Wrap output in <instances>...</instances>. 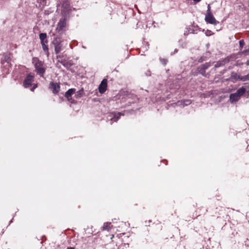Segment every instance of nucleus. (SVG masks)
<instances>
[{"mask_svg": "<svg viewBox=\"0 0 249 249\" xmlns=\"http://www.w3.org/2000/svg\"><path fill=\"white\" fill-rule=\"evenodd\" d=\"M32 63L35 66L36 72L41 77H43L46 71L44 62L39 60L37 57H34L32 59Z\"/></svg>", "mask_w": 249, "mask_h": 249, "instance_id": "1", "label": "nucleus"}, {"mask_svg": "<svg viewBox=\"0 0 249 249\" xmlns=\"http://www.w3.org/2000/svg\"><path fill=\"white\" fill-rule=\"evenodd\" d=\"M211 66L210 62L206 63L205 64L201 65L200 66L197 67L196 71L197 73L202 74L205 77H207L208 74H206L205 71Z\"/></svg>", "mask_w": 249, "mask_h": 249, "instance_id": "2", "label": "nucleus"}, {"mask_svg": "<svg viewBox=\"0 0 249 249\" xmlns=\"http://www.w3.org/2000/svg\"><path fill=\"white\" fill-rule=\"evenodd\" d=\"M34 76L31 73L28 74L23 81V86L25 88H28L31 86L34 81Z\"/></svg>", "mask_w": 249, "mask_h": 249, "instance_id": "3", "label": "nucleus"}, {"mask_svg": "<svg viewBox=\"0 0 249 249\" xmlns=\"http://www.w3.org/2000/svg\"><path fill=\"white\" fill-rule=\"evenodd\" d=\"M205 20L207 23L213 25H216L219 23L218 21L215 19L212 13L206 14Z\"/></svg>", "mask_w": 249, "mask_h": 249, "instance_id": "4", "label": "nucleus"}, {"mask_svg": "<svg viewBox=\"0 0 249 249\" xmlns=\"http://www.w3.org/2000/svg\"><path fill=\"white\" fill-rule=\"evenodd\" d=\"M107 80L103 79L99 86V91L100 93H104L107 90Z\"/></svg>", "mask_w": 249, "mask_h": 249, "instance_id": "5", "label": "nucleus"}, {"mask_svg": "<svg viewBox=\"0 0 249 249\" xmlns=\"http://www.w3.org/2000/svg\"><path fill=\"white\" fill-rule=\"evenodd\" d=\"M66 22L65 18H61L56 28V30H58V31L61 32L63 30L64 28L66 27Z\"/></svg>", "mask_w": 249, "mask_h": 249, "instance_id": "6", "label": "nucleus"}, {"mask_svg": "<svg viewBox=\"0 0 249 249\" xmlns=\"http://www.w3.org/2000/svg\"><path fill=\"white\" fill-rule=\"evenodd\" d=\"M50 88L52 90L54 94L57 93L60 89V86L57 83L51 82L50 84Z\"/></svg>", "mask_w": 249, "mask_h": 249, "instance_id": "7", "label": "nucleus"}, {"mask_svg": "<svg viewBox=\"0 0 249 249\" xmlns=\"http://www.w3.org/2000/svg\"><path fill=\"white\" fill-rule=\"evenodd\" d=\"M53 43L54 45V51L56 53H58L61 50L62 45L59 41L57 39L53 41Z\"/></svg>", "mask_w": 249, "mask_h": 249, "instance_id": "8", "label": "nucleus"}, {"mask_svg": "<svg viewBox=\"0 0 249 249\" xmlns=\"http://www.w3.org/2000/svg\"><path fill=\"white\" fill-rule=\"evenodd\" d=\"M229 59L228 58L219 60L216 62L214 68L213 69L215 71L216 68L224 66L226 63L229 62Z\"/></svg>", "mask_w": 249, "mask_h": 249, "instance_id": "9", "label": "nucleus"}, {"mask_svg": "<svg viewBox=\"0 0 249 249\" xmlns=\"http://www.w3.org/2000/svg\"><path fill=\"white\" fill-rule=\"evenodd\" d=\"M75 91V89H70L65 93V96L67 98L68 101H71V95Z\"/></svg>", "mask_w": 249, "mask_h": 249, "instance_id": "10", "label": "nucleus"}, {"mask_svg": "<svg viewBox=\"0 0 249 249\" xmlns=\"http://www.w3.org/2000/svg\"><path fill=\"white\" fill-rule=\"evenodd\" d=\"M240 98V97L236 93V92L231 94L230 96V98L231 102L238 101Z\"/></svg>", "mask_w": 249, "mask_h": 249, "instance_id": "11", "label": "nucleus"}, {"mask_svg": "<svg viewBox=\"0 0 249 249\" xmlns=\"http://www.w3.org/2000/svg\"><path fill=\"white\" fill-rule=\"evenodd\" d=\"M247 90L246 87H241L236 91V93L240 97Z\"/></svg>", "mask_w": 249, "mask_h": 249, "instance_id": "12", "label": "nucleus"}, {"mask_svg": "<svg viewBox=\"0 0 249 249\" xmlns=\"http://www.w3.org/2000/svg\"><path fill=\"white\" fill-rule=\"evenodd\" d=\"M110 225H111L110 223H104V224L102 227V230H107L108 231H109L111 229Z\"/></svg>", "mask_w": 249, "mask_h": 249, "instance_id": "13", "label": "nucleus"}, {"mask_svg": "<svg viewBox=\"0 0 249 249\" xmlns=\"http://www.w3.org/2000/svg\"><path fill=\"white\" fill-rule=\"evenodd\" d=\"M247 64L249 65V60L247 62ZM240 79L243 81L249 80V73L245 76H241L239 77Z\"/></svg>", "mask_w": 249, "mask_h": 249, "instance_id": "14", "label": "nucleus"}, {"mask_svg": "<svg viewBox=\"0 0 249 249\" xmlns=\"http://www.w3.org/2000/svg\"><path fill=\"white\" fill-rule=\"evenodd\" d=\"M63 66L67 69H69L72 66V64L70 62L66 61L64 62Z\"/></svg>", "mask_w": 249, "mask_h": 249, "instance_id": "15", "label": "nucleus"}, {"mask_svg": "<svg viewBox=\"0 0 249 249\" xmlns=\"http://www.w3.org/2000/svg\"><path fill=\"white\" fill-rule=\"evenodd\" d=\"M47 34L46 33H40L39 34V39L41 40L46 39Z\"/></svg>", "mask_w": 249, "mask_h": 249, "instance_id": "16", "label": "nucleus"}, {"mask_svg": "<svg viewBox=\"0 0 249 249\" xmlns=\"http://www.w3.org/2000/svg\"><path fill=\"white\" fill-rule=\"evenodd\" d=\"M121 116L120 113H118L117 115H115L113 118L111 119V120H113L114 122H117Z\"/></svg>", "mask_w": 249, "mask_h": 249, "instance_id": "17", "label": "nucleus"}, {"mask_svg": "<svg viewBox=\"0 0 249 249\" xmlns=\"http://www.w3.org/2000/svg\"><path fill=\"white\" fill-rule=\"evenodd\" d=\"M42 49L44 52L48 53V47L46 44H43L42 45Z\"/></svg>", "mask_w": 249, "mask_h": 249, "instance_id": "18", "label": "nucleus"}, {"mask_svg": "<svg viewBox=\"0 0 249 249\" xmlns=\"http://www.w3.org/2000/svg\"><path fill=\"white\" fill-rule=\"evenodd\" d=\"M160 62L163 64L164 65H165L167 64V60L164 58H161L160 59Z\"/></svg>", "mask_w": 249, "mask_h": 249, "instance_id": "19", "label": "nucleus"}, {"mask_svg": "<svg viewBox=\"0 0 249 249\" xmlns=\"http://www.w3.org/2000/svg\"><path fill=\"white\" fill-rule=\"evenodd\" d=\"M41 45H43V44H46L48 43V41L47 39L45 40H41Z\"/></svg>", "mask_w": 249, "mask_h": 249, "instance_id": "20", "label": "nucleus"}, {"mask_svg": "<svg viewBox=\"0 0 249 249\" xmlns=\"http://www.w3.org/2000/svg\"><path fill=\"white\" fill-rule=\"evenodd\" d=\"M244 44H245V43H244V41L243 40H241L239 41V45H240V47H243V46L244 45Z\"/></svg>", "mask_w": 249, "mask_h": 249, "instance_id": "21", "label": "nucleus"}, {"mask_svg": "<svg viewBox=\"0 0 249 249\" xmlns=\"http://www.w3.org/2000/svg\"><path fill=\"white\" fill-rule=\"evenodd\" d=\"M211 13H212V12L211 11V7H210V5L209 4L208 5V9H207L206 14H211Z\"/></svg>", "mask_w": 249, "mask_h": 249, "instance_id": "22", "label": "nucleus"}, {"mask_svg": "<svg viewBox=\"0 0 249 249\" xmlns=\"http://www.w3.org/2000/svg\"><path fill=\"white\" fill-rule=\"evenodd\" d=\"M83 92V90H79L78 92H77V95L80 97Z\"/></svg>", "mask_w": 249, "mask_h": 249, "instance_id": "23", "label": "nucleus"}, {"mask_svg": "<svg viewBox=\"0 0 249 249\" xmlns=\"http://www.w3.org/2000/svg\"><path fill=\"white\" fill-rule=\"evenodd\" d=\"M211 31H210V30H207V32H206V33H205V34H206V35L207 36H210V35H211V34H210V33H211Z\"/></svg>", "mask_w": 249, "mask_h": 249, "instance_id": "24", "label": "nucleus"}, {"mask_svg": "<svg viewBox=\"0 0 249 249\" xmlns=\"http://www.w3.org/2000/svg\"><path fill=\"white\" fill-rule=\"evenodd\" d=\"M37 87V85L36 84H35L33 86V87L31 89V90L32 91H33L34 90V89Z\"/></svg>", "mask_w": 249, "mask_h": 249, "instance_id": "25", "label": "nucleus"}, {"mask_svg": "<svg viewBox=\"0 0 249 249\" xmlns=\"http://www.w3.org/2000/svg\"><path fill=\"white\" fill-rule=\"evenodd\" d=\"M66 60H58V62H59L61 64H62L63 65V64H64V62H65Z\"/></svg>", "mask_w": 249, "mask_h": 249, "instance_id": "26", "label": "nucleus"}, {"mask_svg": "<svg viewBox=\"0 0 249 249\" xmlns=\"http://www.w3.org/2000/svg\"><path fill=\"white\" fill-rule=\"evenodd\" d=\"M204 60V59H203V58L202 57H200L199 60H198V62H203V61Z\"/></svg>", "mask_w": 249, "mask_h": 249, "instance_id": "27", "label": "nucleus"}, {"mask_svg": "<svg viewBox=\"0 0 249 249\" xmlns=\"http://www.w3.org/2000/svg\"><path fill=\"white\" fill-rule=\"evenodd\" d=\"M246 88H247V92L249 94V85L246 86Z\"/></svg>", "mask_w": 249, "mask_h": 249, "instance_id": "28", "label": "nucleus"}, {"mask_svg": "<svg viewBox=\"0 0 249 249\" xmlns=\"http://www.w3.org/2000/svg\"><path fill=\"white\" fill-rule=\"evenodd\" d=\"M191 103V102L190 100H187L186 101V103L185 104L186 105H187L188 104H190Z\"/></svg>", "mask_w": 249, "mask_h": 249, "instance_id": "29", "label": "nucleus"}, {"mask_svg": "<svg viewBox=\"0 0 249 249\" xmlns=\"http://www.w3.org/2000/svg\"><path fill=\"white\" fill-rule=\"evenodd\" d=\"M244 53H249V48L248 50H246V51H245Z\"/></svg>", "mask_w": 249, "mask_h": 249, "instance_id": "30", "label": "nucleus"}, {"mask_svg": "<svg viewBox=\"0 0 249 249\" xmlns=\"http://www.w3.org/2000/svg\"><path fill=\"white\" fill-rule=\"evenodd\" d=\"M193 0L196 2H198L200 1L201 0Z\"/></svg>", "mask_w": 249, "mask_h": 249, "instance_id": "31", "label": "nucleus"}, {"mask_svg": "<svg viewBox=\"0 0 249 249\" xmlns=\"http://www.w3.org/2000/svg\"><path fill=\"white\" fill-rule=\"evenodd\" d=\"M61 57L60 55H58L57 56V58L58 59V58H60Z\"/></svg>", "mask_w": 249, "mask_h": 249, "instance_id": "32", "label": "nucleus"}, {"mask_svg": "<svg viewBox=\"0 0 249 249\" xmlns=\"http://www.w3.org/2000/svg\"><path fill=\"white\" fill-rule=\"evenodd\" d=\"M67 249H74V248L71 247V248H68Z\"/></svg>", "mask_w": 249, "mask_h": 249, "instance_id": "33", "label": "nucleus"}]
</instances>
